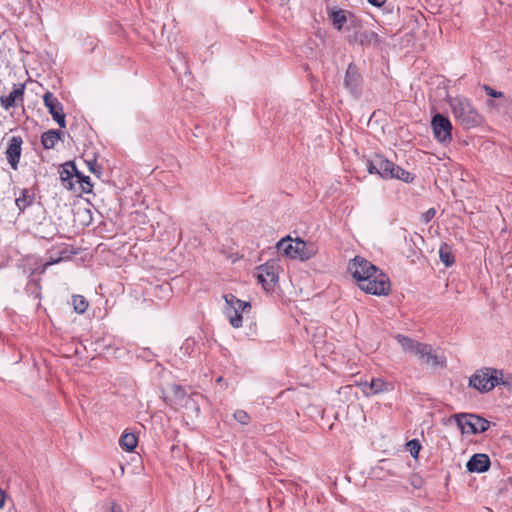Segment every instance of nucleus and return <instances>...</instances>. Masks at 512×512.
I'll use <instances>...</instances> for the list:
<instances>
[{"instance_id": "nucleus-10", "label": "nucleus", "mask_w": 512, "mask_h": 512, "mask_svg": "<svg viewBox=\"0 0 512 512\" xmlns=\"http://www.w3.org/2000/svg\"><path fill=\"white\" fill-rule=\"evenodd\" d=\"M348 269L359 286L364 281H368L369 276L372 275V273H376L378 268L368 260L356 256L349 263Z\"/></svg>"}, {"instance_id": "nucleus-32", "label": "nucleus", "mask_w": 512, "mask_h": 512, "mask_svg": "<svg viewBox=\"0 0 512 512\" xmlns=\"http://www.w3.org/2000/svg\"><path fill=\"white\" fill-rule=\"evenodd\" d=\"M86 163L89 171L99 177L102 173V169L97 165L96 159L86 160Z\"/></svg>"}, {"instance_id": "nucleus-40", "label": "nucleus", "mask_w": 512, "mask_h": 512, "mask_svg": "<svg viewBox=\"0 0 512 512\" xmlns=\"http://www.w3.org/2000/svg\"><path fill=\"white\" fill-rule=\"evenodd\" d=\"M5 501V495L3 490L0 489V509L3 507Z\"/></svg>"}, {"instance_id": "nucleus-19", "label": "nucleus", "mask_w": 512, "mask_h": 512, "mask_svg": "<svg viewBox=\"0 0 512 512\" xmlns=\"http://www.w3.org/2000/svg\"><path fill=\"white\" fill-rule=\"evenodd\" d=\"M362 27V20L354 15L341 32L345 34L349 44H356L358 33L361 32Z\"/></svg>"}, {"instance_id": "nucleus-15", "label": "nucleus", "mask_w": 512, "mask_h": 512, "mask_svg": "<svg viewBox=\"0 0 512 512\" xmlns=\"http://www.w3.org/2000/svg\"><path fill=\"white\" fill-rule=\"evenodd\" d=\"M25 85L20 84L19 86H15L13 90L7 96H1L0 102L4 109L9 110L10 108H14L18 105V103L23 102L24 98Z\"/></svg>"}, {"instance_id": "nucleus-37", "label": "nucleus", "mask_w": 512, "mask_h": 512, "mask_svg": "<svg viewBox=\"0 0 512 512\" xmlns=\"http://www.w3.org/2000/svg\"><path fill=\"white\" fill-rule=\"evenodd\" d=\"M371 5L375 6V7H381L384 3H385V0H367Z\"/></svg>"}, {"instance_id": "nucleus-30", "label": "nucleus", "mask_w": 512, "mask_h": 512, "mask_svg": "<svg viewBox=\"0 0 512 512\" xmlns=\"http://www.w3.org/2000/svg\"><path fill=\"white\" fill-rule=\"evenodd\" d=\"M234 419L242 425H247L250 422V416L244 410H237L234 412Z\"/></svg>"}, {"instance_id": "nucleus-28", "label": "nucleus", "mask_w": 512, "mask_h": 512, "mask_svg": "<svg viewBox=\"0 0 512 512\" xmlns=\"http://www.w3.org/2000/svg\"><path fill=\"white\" fill-rule=\"evenodd\" d=\"M77 181L81 184L82 191L84 193H89L92 191V183L89 176H85L82 173L77 174Z\"/></svg>"}, {"instance_id": "nucleus-18", "label": "nucleus", "mask_w": 512, "mask_h": 512, "mask_svg": "<svg viewBox=\"0 0 512 512\" xmlns=\"http://www.w3.org/2000/svg\"><path fill=\"white\" fill-rule=\"evenodd\" d=\"M490 467V459L486 454H475L467 462L466 468L469 472L483 473Z\"/></svg>"}, {"instance_id": "nucleus-21", "label": "nucleus", "mask_w": 512, "mask_h": 512, "mask_svg": "<svg viewBox=\"0 0 512 512\" xmlns=\"http://www.w3.org/2000/svg\"><path fill=\"white\" fill-rule=\"evenodd\" d=\"M393 338L401 346L404 352L412 353L415 356L422 344L402 334H396L393 336Z\"/></svg>"}, {"instance_id": "nucleus-16", "label": "nucleus", "mask_w": 512, "mask_h": 512, "mask_svg": "<svg viewBox=\"0 0 512 512\" xmlns=\"http://www.w3.org/2000/svg\"><path fill=\"white\" fill-rule=\"evenodd\" d=\"M328 15L333 27L340 32L354 16L350 11L343 9H332L328 12Z\"/></svg>"}, {"instance_id": "nucleus-3", "label": "nucleus", "mask_w": 512, "mask_h": 512, "mask_svg": "<svg viewBox=\"0 0 512 512\" xmlns=\"http://www.w3.org/2000/svg\"><path fill=\"white\" fill-rule=\"evenodd\" d=\"M276 247L287 258L307 261L317 254V247L313 242H306L300 238L292 239L287 235L280 239Z\"/></svg>"}, {"instance_id": "nucleus-31", "label": "nucleus", "mask_w": 512, "mask_h": 512, "mask_svg": "<svg viewBox=\"0 0 512 512\" xmlns=\"http://www.w3.org/2000/svg\"><path fill=\"white\" fill-rule=\"evenodd\" d=\"M170 389L177 400H183L186 397V391L181 385L173 384Z\"/></svg>"}, {"instance_id": "nucleus-26", "label": "nucleus", "mask_w": 512, "mask_h": 512, "mask_svg": "<svg viewBox=\"0 0 512 512\" xmlns=\"http://www.w3.org/2000/svg\"><path fill=\"white\" fill-rule=\"evenodd\" d=\"M73 309L78 314H83L88 308V301L82 295H74L72 297Z\"/></svg>"}, {"instance_id": "nucleus-20", "label": "nucleus", "mask_w": 512, "mask_h": 512, "mask_svg": "<svg viewBox=\"0 0 512 512\" xmlns=\"http://www.w3.org/2000/svg\"><path fill=\"white\" fill-rule=\"evenodd\" d=\"M35 200V192L32 188H23L15 199V204L20 212H24Z\"/></svg>"}, {"instance_id": "nucleus-13", "label": "nucleus", "mask_w": 512, "mask_h": 512, "mask_svg": "<svg viewBox=\"0 0 512 512\" xmlns=\"http://www.w3.org/2000/svg\"><path fill=\"white\" fill-rule=\"evenodd\" d=\"M416 356L419 360L430 367H445L446 366V358L443 355H439L433 351L431 345L422 343L419 350L417 351Z\"/></svg>"}, {"instance_id": "nucleus-4", "label": "nucleus", "mask_w": 512, "mask_h": 512, "mask_svg": "<svg viewBox=\"0 0 512 512\" xmlns=\"http://www.w3.org/2000/svg\"><path fill=\"white\" fill-rule=\"evenodd\" d=\"M501 371L494 368H482L477 370L469 379V385L481 393L491 391L499 384H505Z\"/></svg>"}, {"instance_id": "nucleus-23", "label": "nucleus", "mask_w": 512, "mask_h": 512, "mask_svg": "<svg viewBox=\"0 0 512 512\" xmlns=\"http://www.w3.org/2000/svg\"><path fill=\"white\" fill-rule=\"evenodd\" d=\"M371 43L380 44V37L374 31L366 30L362 27L361 32L358 33L356 44L365 46Z\"/></svg>"}, {"instance_id": "nucleus-1", "label": "nucleus", "mask_w": 512, "mask_h": 512, "mask_svg": "<svg viewBox=\"0 0 512 512\" xmlns=\"http://www.w3.org/2000/svg\"><path fill=\"white\" fill-rule=\"evenodd\" d=\"M366 168L370 174H377L384 180L398 179L405 183H412L414 176L385 158L382 154L375 153L366 161Z\"/></svg>"}, {"instance_id": "nucleus-22", "label": "nucleus", "mask_w": 512, "mask_h": 512, "mask_svg": "<svg viewBox=\"0 0 512 512\" xmlns=\"http://www.w3.org/2000/svg\"><path fill=\"white\" fill-rule=\"evenodd\" d=\"M63 135V132L59 130H48L42 134L41 143L45 149H52L55 147L57 141H59Z\"/></svg>"}, {"instance_id": "nucleus-8", "label": "nucleus", "mask_w": 512, "mask_h": 512, "mask_svg": "<svg viewBox=\"0 0 512 512\" xmlns=\"http://www.w3.org/2000/svg\"><path fill=\"white\" fill-rule=\"evenodd\" d=\"M431 128L434 138L442 143L449 144L452 141L453 126L449 118L441 113H436L431 120Z\"/></svg>"}, {"instance_id": "nucleus-25", "label": "nucleus", "mask_w": 512, "mask_h": 512, "mask_svg": "<svg viewBox=\"0 0 512 512\" xmlns=\"http://www.w3.org/2000/svg\"><path fill=\"white\" fill-rule=\"evenodd\" d=\"M137 443L138 439L136 435L129 432L124 433L119 440L120 446L128 452L133 451L136 448Z\"/></svg>"}, {"instance_id": "nucleus-7", "label": "nucleus", "mask_w": 512, "mask_h": 512, "mask_svg": "<svg viewBox=\"0 0 512 512\" xmlns=\"http://www.w3.org/2000/svg\"><path fill=\"white\" fill-rule=\"evenodd\" d=\"M359 285V288L372 295L385 296L390 292V281L389 278L379 269L376 273H372L367 279Z\"/></svg>"}, {"instance_id": "nucleus-11", "label": "nucleus", "mask_w": 512, "mask_h": 512, "mask_svg": "<svg viewBox=\"0 0 512 512\" xmlns=\"http://www.w3.org/2000/svg\"><path fill=\"white\" fill-rule=\"evenodd\" d=\"M344 86L356 99L360 98L363 91V77L359 68L351 62L345 72Z\"/></svg>"}, {"instance_id": "nucleus-29", "label": "nucleus", "mask_w": 512, "mask_h": 512, "mask_svg": "<svg viewBox=\"0 0 512 512\" xmlns=\"http://www.w3.org/2000/svg\"><path fill=\"white\" fill-rule=\"evenodd\" d=\"M407 447L410 451V454L413 458H417L418 457V454L420 452V449H421V444L419 442L418 439H412L410 441L407 442Z\"/></svg>"}, {"instance_id": "nucleus-35", "label": "nucleus", "mask_w": 512, "mask_h": 512, "mask_svg": "<svg viewBox=\"0 0 512 512\" xmlns=\"http://www.w3.org/2000/svg\"><path fill=\"white\" fill-rule=\"evenodd\" d=\"M435 214H436V211H435V209H434V208H430V209H428V210L423 214V221H424L425 223L430 222V221L434 218Z\"/></svg>"}, {"instance_id": "nucleus-6", "label": "nucleus", "mask_w": 512, "mask_h": 512, "mask_svg": "<svg viewBox=\"0 0 512 512\" xmlns=\"http://www.w3.org/2000/svg\"><path fill=\"white\" fill-rule=\"evenodd\" d=\"M453 417L462 433L479 434L490 426L488 420L474 414H455Z\"/></svg>"}, {"instance_id": "nucleus-34", "label": "nucleus", "mask_w": 512, "mask_h": 512, "mask_svg": "<svg viewBox=\"0 0 512 512\" xmlns=\"http://www.w3.org/2000/svg\"><path fill=\"white\" fill-rule=\"evenodd\" d=\"M483 89L488 96H491L493 98H500L503 96V93L501 91H496L489 85H486V84L483 85Z\"/></svg>"}, {"instance_id": "nucleus-17", "label": "nucleus", "mask_w": 512, "mask_h": 512, "mask_svg": "<svg viewBox=\"0 0 512 512\" xmlns=\"http://www.w3.org/2000/svg\"><path fill=\"white\" fill-rule=\"evenodd\" d=\"M364 389L363 392L367 396L376 395L379 393L389 392L393 390V384L389 382H385L381 378L372 379L369 383L365 382L363 384Z\"/></svg>"}, {"instance_id": "nucleus-36", "label": "nucleus", "mask_w": 512, "mask_h": 512, "mask_svg": "<svg viewBox=\"0 0 512 512\" xmlns=\"http://www.w3.org/2000/svg\"><path fill=\"white\" fill-rule=\"evenodd\" d=\"M68 167H70L69 169L73 177L77 178V174H79L80 172L77 170L76 165L73 162H68Z\"/></svg>"}, {"instance_id": "nucleus-38", "label": "nucleus", "mask_w": 512, "mask_h": 512, "mask_svg": "<svg viewBox=\"0 0 512 512\" xmlns=\"http://www.w3.org/2000/svg\"><path fill=\"white\" fill-rule=\"evenodd\" d=\"M110 512H122V508L117 503H112Z\"/></svg>"}, {"instance_id": "nucleus-42", "label": "nucleus", "mask_w": 512, "mask_h": 512, "mask_svg": "<svg viewBox=\"0 0 512 512\" xmlns=\"http://www.w3.org/2000/svg\"><path fill=\"white\" fill-rule=\"evenodd\" d=\"M223 381H224L223 377H219V378L217 379V382H218V383H222Z\"/></svg>"}, {"instance_id": "nucleus-24", "label": "nucleus", "mask_w": 512, "mask_h": 512, "mask_svg": "<svg viewBox=\"0 0 512 512\" xmlns=\"http://www.w3.org/2000/svg\"><path fill=\"white\" fill-rule=\"evenodd\" d=\"M439 258L446 267H450L455 263V256L450 245L443 243L440 246Z\"/></svg>"}, {"instance_id": "nucleus-5", "label": "nucleus", "mask_w": 512, "mask_h": 512, "mask_svg": "<svg viewBox=\"0 0 512 512\" xmlns=\"http://www.w3.org/2000/svg\"><path fill=\"white\" fill-rule=\"evenodd\" d=\"M225 307L224 313L229 319L233 328H240L243 324V313L251 310V304L247 301L238 299L235 295L229 293L224 295Z\"/></svg>"}, {"instance_id": "nucleus-33", "label": "nucleus", "mask_w": 512, "mask_h": 512, "mask_svg": "<svg viewBox=\"0 0 512 512\" xmlns=\"http://www.w3.org/2000/svg\"><path fill=\"white\" fill-rule=\"evenodd\" d=\"M66 254H67V249H64L63 251L59 252V255L56 258L50 256L49 260H47V262H46V266L56 264V263L60 262L61 260H63L64 258H68V256Z\"/></svg>"}, {"instance_id": "nucleus-9", "label": "nucleus", "mask_w": 512, "mask_h": 512, "mask_svg": "<svg viewBox=\"0 0 512 512\" xmlns=\"http://www.w3.org/2000/svg\"><path fill=\"white\" fill-rule=\"evenodd\" d=\"M279 265L276 261L270 260L257 267V279L266 291L274 289L278 280Z\"/></svg>"}, {"instance_id": "nucleus-41", "label": "nucleus", "mask_w": 512, "mask_h": 512, "mask_svg": "<svg viewBox=\"0 0 512 512\" xmlns=\"http://www.w3.org/2000/svg\"><path fill=\"white\" fill-rule=\"evenodd\" d=\"M507 109H508V113L510 114V116L512 118V100L509 102Z\"/></svg>"}, {"instance_id": "nucleus-14", "label": "nucleus", "mask_w": 512, "mask_h": 512, "mask_svg": "<svg viewBox=\"0 0 512 512\" xmlns=\"http://www.w3.org/2000/svg\"><path fill=\"white\" fill-rule=\"evenodd\" d=\"M23 140L20 136H13L8 143L5 155L12 169L17 170L21 157Z\"/></svg>"}, {"instance_id": "nucleus-27", "label": "nucleus", "mask_w": 512, "mask_h": 512, "mask_svg": "<svg viewBox=\"0 0 512 512\" xmlns=\"http://www.w3.org/2000/svg\"><path fill=\"white\" fill-rule=\"evenodd\" d=\"M69 168L70 167H68V162L63 165V168L60 171V178L62 180L64 187L72 189L73 188V183H72L73 175L71 174V171Z\"/></svg>"}, {"instance_id": "nucleus-39", "label": "nucleus", "mask_w": 512, "mask_h": 512, "mask_svg": "<svg viewBox=\"0 0 512 512\" xmlns=\"http://www.w3.org/2000/svg\"><path fill=\"white\" fill-rule=\"evenodd\" d=\"M420 483H421V480L419 478H413L411 480V484L415 487V488H418L420 487Z\"/></svg>"}, {"instance_id": "nucleus-12", "label": "nucleus", "mask_w": 512, "mask_h": 512, "mask_svg": "<svg viewBox=\"0 0 512 512\" xmlns=\"http://www.w3.org/2000/svg\"><path fill=\"white\" fill-rule=\"evenodd\" d=\"M43 101L53 120L61 127H66L65 114L62 103L54 96L52 92L47 91L43 96Z\"/></svg>"}, {"instance_id": "nucleus-2", "label": "nucleus", "mask_w": 512, "mask_h": 512, "mask_svg": "<svg viewBox=\"0 0 512 512\" xmlns=\"http://www.w3.org/2000/svg\"><path fill=\"white\" fill-rule=\"evenodd\" d=\"M455 119L464 129H471L482 123V116L473 107L470 100L463 96L447 97Z\"/></svg>"}]
</instances>
